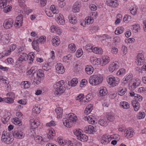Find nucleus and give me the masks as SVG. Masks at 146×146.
Returning a JSON list of instances; mask_svg holds the SVG:
<instances>
[{
  "mask_svg": "<svg viewBox=\"0 0 146 146\" xmlns=\"http://www.w3.org/2000/svg\"><path fill=\"white\" fill-rule=\"evenodd\" d=\"M77 116L73 113H70L66 115V117L63 119V124L68 128L72 127L73 124H75L77 121Z\"/></svg>",
  "mask_w": 146,
  "mask_h": 146,
  "instance_id": "nucleus-1",
  "label": "nucleus"
},
{
  "mask_svg": "<svg viewBox=\"0 0 146 146\" xmlns=\"http://www.w3.org/2000/svg\"><path fill=\"white\" fill-rule=\"evenodd\" d=\"M64 81L60 80L57 82L53 85L55 89L54 94L56 96H58L63 93L66 90V88L64 86Z\"/></svg>",
  "mask_w": 146,
  "mask_h": 146,
  "instance_id": "nucleus-2",
  "label": "nucleus"
},
{
  "mask_svg": "<svg viewBox=\"0 0 146 146\" xmlns=\"http://www.w3.org/2000/svg\"><path fill=\"white\" fill-rule=\"evenodd\" d=\"M102 75H93L91 76L89 78V82L92 86H97L101 84L103 80Z\"/></svg>",
  "mask_w": 146,
  "mask_h": 146,
  "instance_id": "nucleus-3",
  "label": "nucleus"
},
{
  "mask_svg": "<svg viewBox=\"0 0 146 146\" xmlns=\"http://www.w3.org/2000/svg\"><path fill=\"white\" fill-rule=\"evenodd\" d=\"M1 139L6 144H10L13 141L14 138L11 134L4 131L3 132Z\"/></svg>",
  "mask_w": 146,
  "mask_h": 146,
  "instance_id": "nucleus-4",
  "label": "nucleus"
},
{
  "mask_svg": "<svg viewBox=\"0 0 146 146\" xmlns=\"http://www.w3.org/2000/svg\"><path fill=\"white\" fill-rule=\"evenodd\" d=\"M107 81L109 84L113 87L117 86L119 82V78L113 76H110L107 78Z\"/></svg>",
  "mask_w": 146,
  "mask_h": 146,
  "instance_id": "nucleus-5",
  "label": "nucleus"
},
{
  "mask_svg": "<svg viewBox=\"0 0 146 146\" xmlns=\"http://www.w3.org/2000/svg\"><path fill=\"white\" fill-rule=\"evenodd\" d=\"M120 66L119 63L115 61L112 62L109 65L108 69V71L111 72H113L115 70L118 69Z\"/></svg>",
  "mask_w": 146,
  "mask_h": 146,
  "instance_id": "nucleus-6",
  "label": "nucleus"
},
{
  "mask_svg": "<svg viewBox=\"0 0 146 146\" xmlns=\"http://www.w3.org/2000/svg\"><path fill=\"white\" fill-rule=\"evenodd\" d=\"M6 96L8 97L4 98V102L8 104H13L14 102L15 95L13 92H10L7 93Z\"/></svg>",
  "mask_w": 146,
  "mask_h": 146,
  "instance_id": "nucleus-7",
  "label": "nucleus"
},
{
  "mask_svg": "<svg viewBox=\"0 0 146 146\" xmlns=\"http://www.w3.org/2000/svg\"><path fill=\"white\" fill-rule=\"evenodd\" d=\"M29 121L30 126L31 129H33L37 128L40 124V122L35 117H31Z\"/></svg>",
  "mask_w": 146,
  "mask_h": 146,
  "instance_id": "nucleus-8",
  "label": "nucleus"
},
{
  "mask_svg": "<svg viewBox=\"0 0 146 146\" xmlns=\"http://www.w3.org/2000/svg\"><path fill=\"white\" fill-rule=\"evenodd\" d=\"M124 135L127 138H130L133 137L135 134L134 130L132 128L129 127L126 129L124 131Z\"/></svg>",
  "mask_w": 146,
  "mask_h": 146,
  "instance_id": "nucleus-9",
  "label": "nucleus"
},
{
  "mask_svg": "<svg viewBox=\"0 0 146 146\" xmlns=\"http://www.w3.org/2000/svg\"><path fill=\"white\" fill-rule=\"evenodd\" d=\"M27 59L28 55L27 54L25 53H20L17 63L19 64L20 65H21L23 62L26 61Z\"/></svg>",
  "mask_w": 146,
  "mask_h": 146,
  "instance_id": "nucleus-10",
  "label": "nucleus"
},
{
  "mask_svg": "<svg viewBox=\"0 0 146 146\" xmlns=\"http://www.w3.org/2000/svg\"><path fill=\"white\" fill-rule=\"evenodd\" d=\"M145 62V58L143 54L142 53L139 54L137 57L136 62L139 65H143Z\"/></svg>",
  "mask_w": 146,
  "mask_h": 146,
  "instance_id": "nucleus-11",
  "label": "nucleus"
},
{
  "mask_svg": "<svg viewBox=\"0 0 146 146\" xmlns=\"http://www.w3.org/2000/svg\"><path fill=\"white\" fill-rule=\"evenodd\" d=\"M106 4L109 6L115 8L119 5L118 0H106Z\"/></svg>",
  "mask_w": 146,
  "mask_h": 146,
  "instance_id": "nucleus-12",
  "label": "nucleus"
},
{
  "mask_svg": "<svg viewBox=\"0 0 146 146\" xmlns=\"http://www.w3.org/2000/svg\"><path fill=\"white\" fill-rule=\"evenodd\" d=\"M13 25V21L11 19L5 20L4 23V27L5 29H8L11 28Z\"/></svg>",
  "mask_w": 146,
  "mask_h": 146,
  "instance_id": "nucleus-13",
  "label": "nucleus"
},
{
  "mask_svg": "<svg viewBox=\"0 0 146 146\" xmlns=\"http://www.w3.org/2000/svg\"><path fill=\"white\" fill-rule=\"evenodd\" d=\"M108 93L106 88L104 86H102L99 89L98 96L100 97L104 96L107 95Z\"/></svg>",
  "mask_w": 146,
  "mask_h": 146,
  "instance_id": "nucleus-14",
  "label": "nucleus"
},
{
  "mask_svg": "<svg viewBox=\"0 0 146 146\" xmlns=\"http://www.w3.org/2000/svg\"><path fill=\"white\" fill-rule=\"evenodd\" d=\"M13 136L17 139L23 138L25 136L24 133L21 131L19 130L15 131L13 133Z\"/></svg>",
  "mask_w": 146,
  "mask_h": 146,
  "instance_id": "nucleus-15",
  "label": "nucleus"
},
{
  "mask_svg": "<svg viewBox=\"0 0 146 146\" xmlns=\"http://www.w3.org/2000/svg\"><path fill=\"white\" fill-rule=\"evenodd\" d=\"M56 71L58 74H62L64 72V69L62 64L58 63L56 66Z\"/></svg>",
  "mask_w": 146,
  "mask_h": 146,
  "instance_id": "nucleus-16",
  "label": "nucleus"
},
{
  "mask_svg": "<svg viewBox=\"0 0 146 146\" xmlns=\"http://www.w3.org/2000/svg\"><path fill=\"white\" fill-rule=\"evenodd\" d=\"M57 18L56 19V21L59 25H63L65 23V21L64 19L63 16L60 13L57 14L56 16Z\"/></svg>",
  "mask_w": 146,
  "mask_h": 146,
  "instance_id": "nucleus-17",
  "label": "nucleus"
},
{
  "mask_svg": "<svg viewBox=\"0 0 146 146\" xmlns=\"http://www.w3.org/2000/svg\"><path fill=\"white\" fill-rule=\"evenodd\" d=\"M84 130L86 133L92 134L95 132L94 128L92 125L86 126L84 128Z\"/></svg>",
  "mask_w": 146,
  "mask_h": 146,
  "instance_id": "nucleus-18",
  "label": "nucleus"
},
{
  "mask_svg": "<svg viewBox=\"0 0 146 146\" xmlns=\"http://www.w3.org/2000/svg\"><path fill=\"white\" fill-rule=\"evenodd\" d=\"M110 136V135H104L101 140V142L104 145H106L111 141Z\"/></svg>",
  "mask_w": 146,
  "mask_h": 146,
  "instance_id": "nucleus-19",
  "label": "nucleus"
},
{
  "mask_svg": "<svg viewBox=\"0 0 146 146\" xmlns=\"http://www.w3.org/2000/svg\"><path fill=\"white\" fill-rule=\"evenodd\" d=\"M44 76V74L43 73L42 70L41 69H39L38 70L37 73V77L36 78V80H37L38 82H37V83L40 82L41 80V78L43 77Z\"/></svg>",
  "mask_w": 146,
  "mask_h": 146,
  "instance_id": "nucleus-20",
  "label": "nucleus"
},
{
  "mask_svg": "<svg viewBox=\"0 0 146 146\" xmlns=\"http://www.w3.org/2000/svg\"><path fill=\"white\" fill-rule=\"evenodd\" d=\"M55 111L57 114V118L58 119L62 118L63 114V109L60 107H57Z\"/></svg>",
  "mask_w": 146,
  "mask_h": 146,
  "instance_id": "nucleus-21",
  "label": "nucleus"
},
{
  "mask_svg": "<svg viewBox=\"0 0 146 146\" xmlns=\"http://www.w3.org/2000/svg\"><path fill=\"white\" fill-rule=\"evenodd\" d=\"M11 37L9 34H5L2 36L1 40L2 42L4 44H8L10 40Z\"/></svg>",
  "mask_w": 146,
  "mask_h": 146,
  "instance_id": "nucleus-22",
  "label": "nucleus"
},
{
  "mask_svg": "<svg viewBox=\"0 0 146 146\" xmlns=\"http://www.w3.org/2000/svg\"><path fill=\"white\" fill-rule=\"evenodd\" d=\"M52 42L54 46H58L60 43L59 37L57 36H53L52 40Z\"/></svg>",
  "mask_w": 146,
  "mask_h": 146,
  "instance_id": "nucleus-23",
  "label": "nucleus"
},
{
  "mask_svg": "<svg viewBox=\"0 0 146 146\" xmlns=\"http://www.w3.org/2000/svg\"><path fill=\"white\" fill-rule=\"evenodd\" d=\"M80 7V5L79 2H75L72 7V10L73 12L74 13L79 12Z\"/></svg>",
  "mask_w": 146,
  "mask_h": 146,
  "instance_id": "nucleus-24",
  "label": "nucleus"
},
{
  "mask_svg": "<svg viewBox=\"0 0 146 146\" xmlns=\"http://www.w3.org/2000/svg\"><path fill=\"white\" fill-rule=\"evenodd\" d=\"M84 119L85 120H86L89 123L91 124H95L97 123L92 116H86L84 117Z\"/></svg>",
  "mask_w": 146,
  "mask_h": 146,
  "instance_id": "nucleus-25",
  "label": "nucleus"
},
{
  "mask_svg": "<svg viewBox=\"0 0 146 146\" xmlns=\"http://www.w3.org/2000/svg\"><path fill=\"white\" fill-rule=\"evenodd\" d=\"M86 73L88 75L92 74L94 71V68L91 65H88L86 66L85 68Z\"/></svg>",
  "mask_w": 146,
  "mask_h": 146,
  "instance_id": "nucleus-26",
  "label": "nucleus"
},
{
  "mask_svg": "<svg viewBox=\"0 0 146 146\" xmlns=\"http://www.w3.org/2000/svg\"><path fill=\"white\" fill-rule=\"evenodd\" d=\"M11 114L9 112H7L5 113V115L4 116L2 120L3 122L6 124L10 118Z\"/></svg>",
  "mask_w": 146,
  "mask_h": 146,
  "instance_id": "nucleus-27",
  "label": "nucleus"
},
{
  "mask_svg": "<svg viewBox=\"0 0 146 146\" xmlns=\"http://www.w3.org/2000/svg\"><path fill=\"white\" fill-rule=\"evenodd\" d=\"M70 22L72 24H75L77 23V20L76 17L74 15H70L68 17Z\"/></svg>",
  "mask_w": 146,
  "mask_h": 146,
  "instance_id": "nucleus-28",
  "label": "nucleus"
},
{
  "mask_svg": "<svg viewBox=\"0 0 146 146\" xmlns=\"http://www.w3.org/2000/svg\"><path fill=\"white\" fill-rule=\"evenodd\" d=\"M40 106L37 104H35L33 107V111L36 114H38L40 112Z\"/></svg>",
  "mask_w": 146,
  "mask_h": 146,
  "instance_id": "nucleus-29",
  "label": "nucleus"
},
{
  "mask_svg": "<svg viewBox=\"0 0 146 146\" xmlns=\"http://www.w3.org/2000/svg\"><path fill=\"white\" fill-rule=\"evenodd\" d=\"M55 135V131L53 129H51L48 130V132L47 133V137L49 139H52Z\"/></svg>",
  "mask_w": 146,
  "mask_h": 146,
  "instance_id": "nucleus-30",
  "label": "nucleus"
},
{
  "mask_svg": "<svg viewBox=\"0 0 146 146\" xmlns=\"http://www.w3.org/2000/svg\"><path fill=\"white\" fill-rule=\"evenodd\" d=\"M109 121L106 118L100 119L98 121L99 124L101 126H106L108 123Z\"/></svg>",
  "mask_w": 146,
  "mask_h": 146,
  "instance_id": "nucleus-31",
  "label": "nucleus"
},
{
  "mask_svg": "<svg viewBox=\"0 0 146 146\" xmlns=\"http://www.w3.org/2000/svg\"><path fill=\"white\" fill-rule=\"evenodd\" d=\"M131 103L134 110L135 111H138L140 108L139 103L135 100H133Z\"/></svg>",
  "mask_w": 146,
  "mask_h": 146,
  "instance_id": "nucleus-32",
  "label": "nucleus"
},
{
  "mask_svg": "<svg viewBox=\"0 0 146 146\" xmlns=\"http://www.w3.org/2000/svg\"><path fill=\"white\" fill-rule=\"evenodd\" d=\"M102 64L103 65H105L108 64L110 61V57L107 56H104L102 58Z\"/></svg>",
  "mask_w": 146,
  "mask_h": 146,
  "instance_id": "nucleus-33",
  "label": "nucleus"
},
{
  "mask_svg": "<svg viewBox=\"0 0 146 146\" xmlns=\"http://www.w3.org/2000/svg\"><path fill=\"white\" fill-rule=\"evenodd\" d=\"M93 108V105L92 104L88 105L86 108L84 113L85 114L88 115L89 114Z\"/></svg>",
  "mask_w": 146,
  "mask_h": 146,
  "instance_id": "nucleus-34",
  "label": "nucleus"
},
{
  "mask_svg": "<svg viewBox=\"0 0 146 146\" xmlns=\"http://www.w3.org/2000/svg\"><path fill=\"white\" fill-rule=\"evenodd\" d=\"M91 63L93 65H97L100 63V59L95 57H92L90 58Z\"/></svg>",
  "mask_w": 146,
  "mask_h": 146,
  "instance_id": "nucleus-35",
  "label": "nucleus"
},
{
  "mask_svg": "<svg viewBox=\"0 0 146 146\" xmlns=\"http://www.w3.org/2000/svg\"><path fill=\"white\" fill-rule=\"evenodd\" d=\"M12 121L14 124L16 125L21 126L22 125V122L21 120L18 117L13 118Z\"/></svg>",
  "mask_w": 146,
  "mask_h": 146,
  "instance_id": "nucleus-36",
  "label": "nucleus"
},
{
  "mask_svg": "<svg viewBox=\"0 0 146 146\" xmlns=\"http://www.w3.org/2000/svg\"><path fill=\"white\" fill-rule=\"evenodd\" d=\"M30 82L28 81H22L21 84V87L25 89L29 88L30 87Z\"/></svg>",
  "mask_w": 146,
  "mask_h": 146,
  "instance_id": "nucleus-37",
  "label": "nucleus"
},
{
  "mask_svg": "<svg viewBox=\"0 0 146 146\" xmlns=\"http://www.w3.org/2000/svg\"><path fill=\"white\" fill-rule=\"evenodd\" d=\"M77 139L82 142H85L87 141L88 139L86 135L82 133L80 136L78 137Z\"/></svg>",
  "mask_w": 146,
  "mask_h": 146,
  "instance_id": "nucleus-38",
  "label": "nucleus"
},
{
  "mask_svg": "<svg viewBox=\"0 0 146 146\" xmlns=\"http://www.w3.org/2000/svg\"><path fill=\"white\" fill-rule=\"evenodd\" d=\"M92 52L96 54H100L103 53V51L101 48L94 47Z\"/></svg>",
  "mask_w": 146,
  "mask_h": 146,
  "instance_id": "nucleus-39",
  "label": "nucleus"
},
{
  "mask_svg": "<svg viewBox=\"0 0 146 146\" xmlns=\"http://www.w3.org/2000/svg\"><path fill=\"white\" fill-rule=\"evenodd\" d=\"M124 30L123 27H117L115 31V33L116 35H118L122 33Z\"/></svg>",
  "mask_w": 146,
  "mask_h": 146,
  "instance_id": "nucleus-40",
  "label": "nucleus"
},
{
  "mask_svg": "<svg viewBox=\"0 0 146 146\" xmlns=\"http://www.w3.org/2000/svg\"><path fill=\"white\" fill-rule=\"evenodd\" d=\"M32 45L34 49L36 51H39V48L37 41L36 40H34L32 42Z\"/></svg>",
  "mask_w": 146,
  "mask_h": 146,
  "instance_id": "nucleus-41",
  "label": "nucleus"
},
{
  "mask_svg": "<svg viewBox=\"0 0 146 146\" xmlns=\"http://www.w3.org/2000/svg\"><path fill=\"white\" fill-rule=\"evenodd\" d=\"M120 106L122 108L125 109H128L129 108V104L127 102L125 101L121 102L120 103Z\"/></svg>",
  "mask_w": 146,
  "mask_h": 146,
  "instance_id": "nucleus-42",
  "label": "nucleus"
},
{
  "mask_svg": "<svg viewBox=\"0 0 146 146\" xmlns=\"http://www.w3.org/2000/svg\"><path fill=\"white\" fill-rule=\"evenodd\" d=\"M126 91V88L120 87L118 88V93L119 95L122 96L124 95Z\"/></svg>",
  "mask_w": 146,
  "mask_h": 146,
  "instance_id": "nucleus-43",
  "label": "nucleus"
},
{
  "mask_svg": "<svg viewBox=\"0 0 146 146\" xmlns=\"http://www.w3.org/2000/svg\"><path fill=\"white\" fill-rule=\"evenodd\" d=\"M137 8L135 6L131 7L129 9L130 13L133 15H135L137 14Z\"/></svg>",
  "mask_w": 146,
  "mask_h": 146,
  "instance_id": "nucleus-44",
  "label": "nucleus"
},
{
  "mask_svg": "<svg viewBox=\"0 0 146 146\" xmlns=\"http://www.w3.org/2000/svg\"><path fill=\"white\" fill-rule=\"evenodd\" d=\"M68 48L71 52H75L76 49V45L74 43H71L69 44L68 46Z\"/></svg>",
  "mask_w": 146,
  "mask_h": 146,
  "instance_id": "nucleus-45",
  "label": "nucleus"
},
{
  "mask_svg": "<svg viewBox=\"0 0 146 146\" xmlns=\"http://www.w3.org/2000/svg\"><path fill=\"white\" fill-rule=\"evenodd\" d=\"M140 25L138 24H135L132 26V30L134 32H138L140 30Z\"/></svg>",
  "mask_w": 146,
  "mask_h": 146,
  "instance_id": "nucleus-46",
  "label": "nucleus"
},
{
  "mask_svg": "<svg viewBox=\"0 0 146 146\" xmlns=\"http://www.w3.org/2000/svg\"><path fill=\"white\" fill-rule=\"evenodd\" d=\"M94 48L92 44H88L85 46V48L87 51L90 52H92Z\"/></svg>",
  "mask_w": 146,
  "mask_h": 146,
  "instance_id": "nucleus-47",
  "label": "nucleus"
},
{
  "mask_svg": "<svg viewBox=\"0 0 146 146\" xmlns=\"http://www.w3.org/2000/svg\"><path fill=\"white\" fill-rule=\"evenodd\" d=\"M72 59V56L70 54L64 56L63 58V61L65 62H69Z\"/></svg>",
  "mask_w": 146,
  "mask_h": 146,
  "instance_id": "nucleus-48",
  "label": "nucleus"
},
{
  "mask_svg": "<svg viewBox=\"0 0 146 146\" xmlns=\"http://www.w3.org/2000/svg\"><path fill=\"white\" fill-rule=\"evenodd\" d=\"M94 21L90 16L87 17L85 19V22L87 24H90L94 22Z\"/></svg>",
  "mask_w": 146,
  "mask_h": 146,
  "instance_id": "nucleus-49",
  "label": "nucleus"
},
{
  "mask_svg": "<svg viewBox=\"0 0 146 146\" xmlns=\"http://www.w3.org/2000/svg\"><path fill=\"white\" fill-rule=\"evenodd\" d=\"M126 70L124 68H121L119 69L117 72L116 74L118 76L123 75L125 73Z\"/></svg>",
  "mask_w": 146,
  "mask_h": 146,
  "instance_id": "nucleus-50",
  "label": "nucleus"
},
{
  "mask_svg": "<svg viewBox=\"0 0 146 146\" xmlns=\"http://www.w3.org/2000/svg\"><path fill=\"white\" fill-rule=\"evenodd\" d=\"M92 97L91 94H89L87 95L86 97V100L84 99L83 102H84V104L86 103L89 101L91 100Z\"/></svg>",
  "mask_w": 146,
  "mask_h": 146,
  "instance_id": "nucleus-51",
  "label": "nucleus"
},
{
  "mask_svg": "<svg viewBox=\"0 0 146 146\" xmlns=\"http://www.w3.org/2000/svg\"><path fill=\"white\" fill-rule=\"evenodd\" d=\"M110 135L111 140L112 139H114L117 141H119L120 139V136L117 134H114Z\"/></svg>",
  "mask_w": 146,
  "mask_h": 146,
  "instance_id": "nucleus-52",
  "label": "nucleus"
},
{
  "mask_svg": "<svg viewBox=\"0 0 146 146\" xmlns=\"http://www.w3.org/2000/svg\"><path fill=\"white\" fill-rule=\"evenodd\" d=\"M73 132L74 134L76 136L77 139L82 133V130L80 129L74 130Z\"/></svg>",
  "mask_w": 146,
  "mask_h": 146,
  "instance_id": "nucleus-53",
  "label": "nucleus"
},
{
  "mask_svg": "<svg viewBox=\"0 0 146 146\" xmlns=\"http://www.w3.org/2000/svg\"><path fill=\"white\" fill-rule=\"evenodd\" d=\"M34 53L33 52H30L28 55V59L31 61L30 63H31V62H33L34 60Z\"/></svg>",
  "mask_w": 146,
  "mask_h": 146,
  "instance_id": "nucleus-54",
  "label": "nucleus"
},
{
  "mask_svg": "<svg viewBox=\"0 0 146 146\" xmlns=\"http://www.w3.org/2000/svg\"><path fill=\"white\" fill-rule=\"evenodd\" d=\"M84 95L83 94H80L78 95L77 97H76V100H78L80 102H82V103L84 104V102H83L84 101L83 99H84Z\"/></svg>",
  "mask_w": 146,
  "mask_h": 146,
  "instance_id": "nucleus-55",
  "label": "nucleus"
},
{
  "mask_svg": "<svg viewBox=\"0 0 146 146\" xmlns=\"http://www.w3.org/2000/svg\"><path fill=\"white\" fill-rule=\"evenodd\" d=\"M78 83V80L76 78H73L71 81L70 84L72 86H75Z\"/></svg>",
  "mask_w": 146,
  "mask_h": 146,
  "instance_id": "nucleus-56",
  "label": "nucleus"
},
{
  "mask_svg": "<svg viewBox=\"0 0 146 146\" xmlns=\"http://www.w3.org/2000/svg\"><path fill=\"white\" fill-rule=\"evenodd\" d=\"M133 77L132 75L131 74H127L124 76L123 78L128 82L131 80Z\"/></svg>",
  "mask_w": 146,
  "mask_h": 146,
  "instance_id": "nucleus-57",
  "label": "nucleus"
},
{
  "mask_svg": "<svg viewBox=\"0 0 146 146\" xmlns=\"http://www.w3.org/2000/svg\"><path fill=\"white\" fill-rule=\"evenodd\" d=\"M46 40V37L44 36H41L38 39V41L40 43L42 44L45 42Z\"/></svg>",
  "mask_w": 146,
  "mask_h": 146,
  "instance_id": "nucleus-58",
  "label": "nucleus"
},
{
  "mask_svg": "<svg viewBox=\"0 0 146 146\" xmlns=\"http://www.w3.org/2000/svg\"><path fill=\"white\" fill-rule=\"evenodd\" d=\"M35 67H32L27 72V74L28 75H30L31 74H33L35 72Z\"/></svg>",
  "mask_w": 146,
  "mask_h": 146,
  "instance_id": "nucleus-59",
  "label": "nucleus"
},
{
  "mask_svg": "<svg viewBox=\"0 0 146 146\" xmlns=\"http://www.w3.org/2000/svg\"><path fill=\"white\" fill-rule=\"evenodd\" d=\"M83 52L82 50L81 49L78 50L76 53V56L78 58L80 57L83 54Z\"/></svg>",
  "mask_w": 146,
  "mask_h": 146,
  "instance_id": "nucleus-60",
  "label": "nucleus"
},
{
  "mask_svg": "<svg viewBox=\"0 0 146 146\" xmlns=\"http://www.w3.org/2000/svg\"><path fill=\"white\" fill-rule=\"evenodd\" d=\"M12 8V7L11 5L6 6L3 8V11L4 12L7 13L11 11Z\"/></svg>",
  "mask_w": 146,
  "mask_h": 146,
  "instance_id": "nucleus-61",
  "label": "nucleus"
},
{
  "mask_svg": "<svg viewBox=\"0 0 146 146\" xmlns=\"http://www.w3.org/2000/svg\"><path fill=\"white\" fill-rule=\"evenodd\" d=\"M145 115L144 112H139L137 114V117L138 119H141L144 118Z\"/></svg>",
  "mask_w": 146,
  "mask_h": 146,
  "instance_id": "nucleus-62",
  "label": "nucleus"
},
{
  "mask_svg": "<svg viewBox=\"0 0 146 146\" xmlns=\"http://www.w3.org/2000/svg\"><path fill=\"white\" fill-rule=\"evenodd\" d=\"M56 124V123L54 121L52 120L46 124V125L47 127H51L54 126Z\"/></svg>",
  "mask_w": 146,
  "mask_h": 146,
  "instance_id": "nucleus-63",
  "label": "nucleus"
},
{
  "mask_svg": "<svg viewBox=\"0 0 146 146\" xmlns=\"http://www.w3.org/2000/svg\"><path fill=\"white\" fill-rule=\"evenodd\" d=\"M131 17L129 15H126L123 18V21L125 22H129L131 21Z\"/></svg>",
  "mask_w": 146,
  "mask_h": 146,
  "instance_id": "nucleus-64",
  "label": "nucleus"
}]
</instances>
